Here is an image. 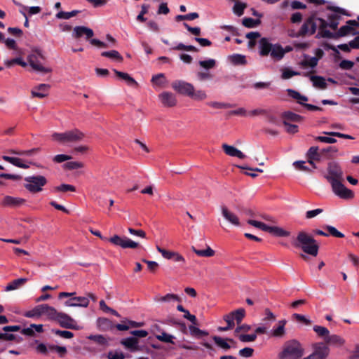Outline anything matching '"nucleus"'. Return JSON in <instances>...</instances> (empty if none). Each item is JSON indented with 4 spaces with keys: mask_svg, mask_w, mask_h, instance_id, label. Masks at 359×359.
<instances>
[{
    "mask_svg": "<svg viewBox=\"0 0 359 359\" xmlns=\"http://www.w3.org/2000/svg\"><path fill=\"white\" fill-rule=\"evenodd\" d=\"M260 36V34L257 32H251L246 34V38H248L249 41V46H254L255 44V39L259 38Z\"/></svg>",
    "mask_w": 359,
    "mask_h": 359,
    "instance_id": "774afa93",
    "label": "nucleus"
},
{
    "mask_svg": "<svg viewBox=\"0 0 359 359\" xmlns=\"http://www.w3.org/2000/svg\"><path fill=\"white\" fill-rule=\"evenodd\" d=\"M238 339L242 342H251L255 341L257 339V334H239Z\"/></svg>",
    "mask_w": 359,
    "mask_h": 359,
    "instance_id": "69168bd1",
    "label": "nucleus"
},
{
    "mask_svg": "<svg viewBox=\"0 0 359 359\" xmlns=\"http://www.w3.org/2000/svg\"><path fill=\"white\" fill-rule=\"evenodd\" d=\"M353 29V28L352 27L349 26L348 25L342 26L340 27V29H339V31L337 33L334 34V38H337V37H339V36H344L348 34L349 33H351V32Z\"/></svg>",
    "mask_w": 359,
    "mask_h": 359,
    "instance_id": "49530a36",
    "label": "nucleus"
},
{
    "mask_svg": "<svg viewBox=\"0 0 359 359\" xmlns=\"http://www.w3.org/2000/svg\"><path fill=\"white\" fill-rule=\"evenodd\" d=\"M151 82L153 84L158 86H163L165 82V76L163 74H158L154 75L151 78Z\"/></svg>",
    "mask_w": 359,
    "mask_h": 359,
    "instance_id": "864d4df0",
    "label": "nucleus"
},
{
    "mask_svg": "<svg viewBox=\"0 0 359 359\" xmlns=\"http://www.w3.org/2000/svg\"><path fill=\"white\" fill-rule=\"evenodd\" d=\"M49 84H39L34 87L32 91V95L34 97L43 98L48 95V91L50 89Z\"/></svg>",
    "mask_w": 359,
    "mask_h": 359,
    "instance_id": "a211bd4d",
    "label": "nucleus"
},
{
    "mask_svg": "<svg viewBox=\"0 0 359 359\" xmlns=\"http://www.w3.org/2000/svg\"><path fill=\"white\" fill-rule=\"evenodd\" d=\"M27 182L25 187L32 193H36L42 191V187L47 183V180L42 175L28 176L25 178Z\"/></svg>",
    "mask_w": 359,
    "mask_h": 359,
    "instance_id": "0eeeda50",
    "label": "nucleus"
},
{
    "mask_svg": "<svg viewBox=\"0 0 359 359\" xmlns=\"http://www.w3.org/2000/svg\"><path fill=\"white\" fill-rule=\"evenodd\" d=\"M242 23L245 27L253 28L258 26L261 23V21L250 18H245L243 19Z\"/></svg>",
    "mask_w": 359,
    "mask_h": 359,
    "instance_id": "c03bdc74",
    "label": "nucleus"
},
{
    "mask_svg": "<svg viewBox=\"0 0 359 359\" xmlns=\"http://www.w3.org/2000/svg\"><path fill=\"white\" fill-rule=\"evenodd\" d=\"M27 279L25 278H21L13 280L6 285V287H5V291L10 292L12 290H18V288L22 287L25 283H27Z\"/></svg>",
    "mask_w": 359,
    "mask_h": 359,
    "instance_id": "cd10ccee",
    "label": "nucleus"
},
{
    "mask_svg": "<svg viewBox=\"0 0 359 359\" xmlns=\"http://www.w3.org/2000/svg\"><path fill=\"white\" fill-rule=\"evenodd\" d=\"M313 330L316 333L318 337L323 339L324 342H325L330 334L329 330L327 327L320 325H314L313 327Z\"/></svg>",
    "mask_w": 359,
    "mask_h": 359,
    "instance_id": "2f4dec72",
    "label": "nucleus"
},
{
    "mask_svg": "<svg viewBox=\"0 0 359 359\" xmlns=\"http://www.w3.org/2000/svg\"><path fill=\"white\" fill-rule=\"evenodd\" d=\"M89 304L88 297H74L65 302L66 306L69 307H87Z\"/></svg>",
    "mask_w": 359,
    "mask_h": 359,
    "instance_id": "2eb2a0df",
    "label": "nucleus"
},
{
    "mask_svg": "<svg viewBox=\"0 0 359 359\" xmlns=\"http://www.w3.org/2000/svg\"><path fill=\"white\" fill-rule=\"evenodd\" d=\"M58 324L66 329L79 330L76 321L69 316L65 313L59 312L58 316L55 320Z\"/></svg>",
    "mask_w": 359,
    "mask_h": 359,
    "instance_id": "9b49d317",
    "label": "nucleus"
},
{
    "mask_svg": "<svg viewBox=\"0 0 359 359\" xmlns=\"http://www.w3.org/2000/svg\"><path fill=\"white\" fill-rule=\"evenodd\" d=\"M324 229H327L330 235L337 238H344V235L339 232L335 227L330 225L323 226Z\"/></svg>",
    "mask_w": 359,
    "mask_h": 359,
    "instance_id": "13d9d810",
    "label": "nucleus"
},
{
    "mask_svg": "<svg viewBox=\"0 0 359 359\" xmlns=\"http://www.w3.org/2000/svg\"><path fill=\"white\" fill-rule=\"evenodd\" d=\"M213 340L215 342V344L218 346L221 347L222 348H224L225 350H227V349L230 348V346L226 342V339H224L222 337H218V336H214L213 337Z\"/></svg>",
    "mask_w": 359,
    "mask_h": 359,
    "instance_id": "5fc2aeb1",
    "label": "nucleus"
},
{
    "mask_svg": "<svg viewBox=\"0 0 359 359\" xmlns=\"http://www.w3.org/2000/svg\"><path fill=\"white\" fill-rule=\"evenodd\" d=\"M207 104L214 109H227L231 107V104L216 101L209 102Z\"/></svg>",
    "mask_w": 359,
    "mask_h": 359,
    "instance_id": "603ef678",
    "label": "nucleus"
},
{
    "mask_svg": "<svg viewBox=\"0 0 359 359\" xmlns=\"http://www.w3.org/2000/svg\"><path fill=\"white\" fill-rule=\"evenodd\" d=\"M87 339L100 346L106 347L109 345L107 339L102 334H90L87 337Z\"/></svg>",
    "mask_w": 359,
    "mask_h": 359,
    "instance_id": "c85d7f7f",
    "label": "nucleus"
},
{
    "mask_svg": "<svg viewBox=\"0 0 359 359\" xmlns=\"http://www.w3.org/2000/svg\"><path fill=\"white\" fill-rule=\"evenodd\" d=\"M233 1L234 2L233 7V13L238 16H241L243 14L245 8H247V4L238 0H233Z\"/></svg>",
    "mask_w": 359,
    "mask_h": 359,
    "instance_id": "4c0bfd02",
    "label": "nucleus"
},
{
    "mask_svg": "<svg viewBox=\"0 0 359 359\" xmlns=\"http://www.w3.org/2000/svg\"><path fill=\"white\" fill-rule=\"evenodd\" d=\"M156 249L165 259H172L176 262L185 263V259L184 257L177 252L166 250L159 246H157Z\"/></svg>",
    "mask_w": 359,
    "mask_h": 359,
    "instance_id": "ddd939ff",
    "label": "nucleus"
},
{
    "mask_svg": "<svg viewBox=\"0 0 359 359\" xmlns=\"http://www.w3.org/2000/svg\"><path fill=\"white\" fill-rule=\"evenodd\" d=\"M339 16L338 15V14H332L330 15V22H327V27H330L331 29L334 30L337 29L339 25Z\"/></svg>",
    "mask_w": 359,
    "mask_h": 359,
    "instance_id": "3c124183",
    "label": "nucleus"
},
{
    "mask_svg": "<svg viewBox=\"0 0 359 359\" xmlns=\"http://www.w3.org/2000/svg\"><path fill=\"white\" fill-rule=\"evenodd\" d=\"M52 140L60 144L75 143L81 141L84 134L79 129L67 130L64 133H54L51 135Z\"/></svg>",
    "mask_w": 359,
    "mask_h": 359,
    "instance_id": "423d86ee",
    "label": "nucleus"
},
{
    "mask_svg": "<svg viewBox=\"0 0 359 359\" xmlns=\"http://www.w3.org/2000/svg\"><path fill=\"white\" fill-rule=\"evenodd\" d=\"M313 351L304 359H327L330 349L324 342H316L312 344Z\"/></svg>",
    "mask_w": 359,
    "mask_h": 359,
    "instance_id": "6e6552de",
    "label": "nucleus"
},
{
    "mask_svg": "<svg viewBox=\"0 0 359 359\" xmlns=\"http://www.w3.org/2000/svg\"><path fill=\"white\" fill-rule=\"evenodd\" d=\"M125 355L122 351H111L107 353L108 359H124Z\"/></svg>",
    "mask_w": 359,
    "mask_h": 359,
    "instance_id": "0e129e2a",
    "label": "nucleus"
},
{
    "mask_svg": "<svg viewBox=\"0 0 359 359\" xmlns=\"http://www.w3.org/2000/svg\"><path fill=\"white\" fill-rule=\"evenodd\" d=\"M287 321L285 320H279L278 323L271 330V335L277 338H283L286 333L285 325Z\"/></svg>",
    "mask_w": 359,
    "mask_h": 359,
    "instance_id": "6ab92c4d",
    "label": "nucleus"
},
{
    "mask_svg": "<svg viewBox=\"0 0 359 359\" xmlns=\"http://www.w3.org/2000/svg\"><path fill=\"white\" fill-rule=\"evenodd\" d=\"M159 302H180V298L174 294H167L166 295L163 297H161L158 299Z\"/></svg>",
    "mask_w": 359,
    "mask_h": 359,
    "instance_id": "4d7b16f0",
    "label": "nucleus"
},
{
    "mask_svg": "<svg viewBox=\"0 0 359 359\" xmlns=\"http://www.w3.org/2000/svg\"><path fill=\"white\" fill-rule=\"evenodd\" d=\"M292 243L295 248H301L306 254L314 257L318 255L319 248L316 241L305 231H299Z\"/></svg>",
    "mask_w": 359,
    "mask_h": 359,
    "instance_id": "20e7f679",
    "label": "nucleus"
},
{
    "mask_svg": "<svg viewBox=\"0 0 359 359\" xmlns=\"http://www.w3.org/2000/svg\"><path fill=\"white\" fill-rule=\"evenodd\" d=\"M156 337L161 341L174 344L172 339L175 337L165 332H162L161 334L156 335Z\"/></svg>",
    "mask_w": 359,
    "mask_h": 359,
    "instance_id": "6e6d98bb",
    "label": "nucleus"
},
{
    "mask_svg": "<svg viewBox=\"0 0 359 359\" xmlns=\"http://www.w3.org/2000/svg\"><path fill=\"white\" fill-rule=\"evenodd\" d=\"M198 64L203 69L208 71L215 67L216 60L215 59L210 58L205 60H200Z\"/></svg>",
    "mask_w": 359,
    "mask_h": 359,
    "instance_id": "37998d69",
    "label": "nucleus"
},
{
    "mask_svg": "<svg viewBox=\"0 0 359 359\" xmlns=\"http://www.w3.org/2000/svg\"><path fill=\"white\" fill-rule=\"evenodd\" d=\"M310 80L313 83V86L317 88L325 89L327 88V83L325 79L320 76H311Z\"/></svg>",
    "mask_w": 359,
    "mask_h": 359,
    "instance_id": "473e14b6",
    "label": "nucleus"
},
{
    "mask_svg": "<svg viewBox=\"0 0 359 359\" xmlns=\"http://www.w3.org/2000/svg\"><path fill=\"white\" fill-rule=\"evenodd\" d=\"M287 93L291 97L296 100L297 102L302 105L303 104L304 102L308 101V97L306 96L301 95L297 91H295L292 89H288Z\"/></svg>",
    "mask_w": 359,
    "mask_h": 359,
    "instance_id": "58836bf2",
    "label": "nucleus"
},
{
    "mask_svg": "<svg viewBox=\"0 0 359 359\" xmlns=\"http://www.w3.org/2000/svg\"><path fill=\"white\" fill-rule=\"evenodd\" d=\"M327 346H334L336 347H341L345 344V340L337 334H329V337L324 342Z\"/></svg>",
    "mask_w": 359,
    "mask_h": 359,
    "instance_id": "b1692460",
    "label": "nucleus"
},
{
    "mask_svg": "<svg viewBox=\"0 0 359 359\" xmlns=\"http://www.w3.org/2000/svg\"><path fill=\"white\" fill-rule=\"evenodd\" d=\"M192 250L200 257H210L215 255V251L209 246L205 250H198L195 247L191 248Z\"/></svg>",
    "mask_w": 359,
    "mask_h": 359,
    "instance_id": "e433bc0d",
    "label": "nucleus"
},
{
    "mask_svg": "<svg viewBox=\"0 0 359 359\" xmlns=\"http://www.w3.org/2000/svg\"><path fill=\"white\" fill-rule=\"evenodd\" d=\"M285 53V52L283 50L280 46L275 44L273 45L271 53L269 54L271 55V57L274 60H280L284 56Z\"/></svg>",
    "mask_w": 359,
    "mask_h": 359,
    "instance_id": "7c9ffc66",
    "label": "nucleus"
},
{
    "mask_svg": "<svg viewBox=\"0 0 359 359\" xmlns=\"http://www.w3.org/2000/svg\"><path fill=\"white\" fill-rule=\"evenodd\" d=\"M72 36L76 38L85 36L86 40H90L93 36V30L84 26H76L73 29Z\"/></svg>",
    "mask_w": 359,
    "mask_h": 359,
    "instance_id": "f8f14e48",
    "label": "nucleus"
},
{
    "mask_svg": "<svg viewBox=\"0 0 359 359\" xmlns=\"http://www.w3.org/2000/svg\"><path fill=\"white\" fill-rule=\"evenodd\" d=\"M55 189L57 191H62V192L75 191H76L75 187L70 185V184H62L60 186L56 187L55 188Z\"/></svg>",
    "mask_w": 359,
    "mask_h": 359,
    "instance_id": "338daca9",
    "label": "nucleus"
},
{
    "mask_svg": "<svg viewBox=\"0 0 359 359\" xmlns=\"http://www.w3.org/2000/svg\"><path fill=\"white\" fill-rule=\"evenodd\" d=\"M196 76L200 81H204L212 79V74L208 71L198 72L196 74Z\"/></svg>",
    "mask_w": 359,
    "mask_h": 359,
    "instance_id": "e2e57ef3",
    "label": "nucleus"
},
{
    "mask_svg": "<svg viewBox=\"0 0 359 359\" xmlns=\"http://www.w3.org/2000/svg\"><path fill=\"white\" fill-rule=\"evenodd\" d=\"M225 154L230 156L238 157V158L243 159L246 156L239 149L233 146L227 144H223L222 146Z\"/></svg>",
    "mask_w": 359,
    "mask_h": 359,
    "instance_id": "412c9836",
    "label": "nucleus"
},
{
    "mask_svg": "<svg viewBox=\"0 0 359 359\" xmlns=\"http://www.w3.org/2000/svg\"><path fill=\"white\" fill-rule=\"evenodd\" d=\"M189 331H190V333L191 335L193 336H195V337H201V336H206L208 335V332L204 331V330H200L199 328L194 326V325H190L189 327Z\"/></svg>",
    "mask_w": 359,
    "mask_h": 359,
    "instance_id": "052dcab7",
    "label": "nucleus"
},
{
    "mask_svg": "<svg viewBox=\"0 0 359 359\" xmlns=\"http://www.w3.org/2000/svg\"><path fill=\"white\" fill-rule=\"evenodd\" d=\"M121 343L126 348L129 349L130 351H131L133 352L140 350V346L138 345L139 340L136 337H130L123 339L121 341Z\"/></svg>",
    "mask_w": 359,
    "mask_h": 359,
    "instance_id": "4be33fe9",
    "label": "nucleus"
},
{
    "mask_svg": "<svg viewBox=\"0 0 359 359\" xmlns=\"http://www.w3.org/2000/svg\"><path fill=\"white\" fill-rule=\"evenodd\" d=\"M41 309L42 316H45L48 320H55L58 316L59 312L54 307L47 304H42Z\"/></svg>",
    "mask_w": 359,
    "mask_h": 359,
    "instance_id": "aec40b11",
    "label": "nucleus"
},
{
    "mask_svg": "<svg viewBox=\"0 0 359 359\" xmlns=\"http://www.w3.org/2000/svg\"><path fill=\"white\" fill-rule=\"evenodd\" d=\"M79 13V11L74 10L71 12L60 11L56 14V18L58 19H69Z\"/></svg>",
    "mask_w": 359,
    "mask_h": 359,
    "instance_id": "de8ad7c7",
    "label": "nucleus"
},
{
    "mask_svg": "<svg viewBox=\"0 0 359 359\" xmlns=\"http://www.w3.org/2000/svg\"><path fill=\"white\" fill-rule=\"evenodd\" d=\"M41 304L36 306L32 309L26 311L23 316L30 318H39L42 316Z\"/></svg>",
    "mask_w": 359,
    "mask_h": 359,
    "instance_id": "f704fd0d",
    "label": "nucleus"
},
{
    "mask_svg": "<svg viewBox=\"0 0 359 359\" xmlns=\"http://www.w3.org/2000/svg\"><path fill=\"white\" fill-rule=\"evenodd\" d=\"M229 61L234 65H244L247 63L245 55L233 54L228 57Z\"/></svg>",
    "mask_w": 359,
    "mask_h": 359,
    "instance_id": "72a5a7b5",
    "label": "nucleus"
},
{
    "mask_svg": "<svg viewBox=\"0 0 359 359\" xmlns=\"http://www.w3.org/2000/svg\"><path fill=\"white\" fill-rule=\"evenodd\" d=\"M318 58H317L316 57H309L305 56L304 60H303L301 62L300 65L302 67H310L311 68H313L318 65Z\"/></svg>",
    "mask_w": 359,
    "mask_h": 359,
    "instance_id": "ea45409f",
    "label": "nucleus"
},
{
    "mask_svg": "<svg viewBox=\"0 0 359 359\" xmlns=\"http://www.w3.org/2000/svg\"><path fill=\"white\" fill-rule=\"evenodd\" d=\"M282 117L284 119L283 121H287L288 123L289 121L300 122L303 118L300 115L291 111L284 112L282 115Z\"/></svg>",
    "mask_w": 359,
    "mask_h": 359,
    "instance_id": "c9c22d12",
    "label": "nucleus"
},
{
    "mask_svg": "<svg viewBox=\"0 0 359 359\" xmlns=\"http://www.w3.org/2000/svg\"><path fill=\"white\" fill-rule=\"evenodd\" d=\"M101 55L103 57H109L113 60H116L118 62L123 61V57L117 50H110V51H104L101 53Z\"/></svg>",
    "mask_w": 359,
    "mask_h": 359,
    "instance_id": "a19ab883",
    "label": "nucleus"
},
{
    "mask_svg": "<svg viewBox=\"0 0 359 359\" xmlns=\"http://www.w3.org/2000/svg\"><path fill=\"white\" fill-rule=\"evenodd\" d=\"M225 316H229L231 322L234 323V320H236V323L239 325L245 316V311L244 309L240 308L225 315Z\"/></svg>",
    "mask_w": 359,
    "mask_h": 359,
    "instance_id": "393cba45",
    "label": "nucleus"
},
{
    "mask_svg": "<svg viewBox=\"0 0 359 359\" xmlns=\"http://www.w3.org/2000/svg\"><path fill=\"white\" fill-rule=\"evenodd\" d=\"M207 94L204 90H195V88H194V90L192 91V95L190 96L194 100H203L207 98Z\"/></svg>",
    "mask_w": 359,
    "mask_h": 359,
    "instance_id": "a18cd8bd",
    "label": "nucleus"
},
{
    "mask_svg": "<svg viewBox=\"0 0 359 359\" xmlns=\"http://www.w3.org/2000/svg\"><path fill=\"white\" fill-rule=\"evenodd\" d=\"M271 234L280 237H287L290 236V232L278 226H271L270 229Z\"/></svg>",
    "mask_w": 359,
    "mask_h": 359,
    "instance_id": "79ce46f5",
    "label": "nucleus"
},
{
    "mask_svg": "<svg viewBox=\"0 0 359 359\" xmlns=\"http://www.w3.org/2000/svg\"><path fill=\"white\" fill-rule=\"evenodd\" d=\"M97 326L101 331H108L112 330L114 327L111 320L105 318H99L97 320Z\"/></svg>",
    "mask_w": 359,
    "mask_h": 359,
    "instance_id": "a878e982",
    "label": "nucleus"
},
{
    "mask_svg": "<svg viewBox=\"0 0 359 359\" xmlns=\"http://www.w3.org/2000/svg\"><path fill=\"white\" fill-rule=\"evenodd\" d=\"M41 60H44L45 57L41 50L34 48L32 53L27 56V61L30 67L39 74H46L52 72L51 68L46 67Z\"/></svg>",
    "mask_w": 359,
    "mask_h": 359,
    "instance_id": "39448f33",
    "label": "nucleus"
},
{
    "mask_svg": "<svg viewBox=\"0 0 359 359\" xmlns=\"http://www.w3.org/2000/svg\"><path fill=\"white\" fill-rule=\"evenodd\" d=\"M327 27V22L322 19L316 17H310L302 25L300 30L295 35V36H303L306 35L313 34L316 29L318 28V34L317 36H320L323 38L333 39L334 34L330 31L326 29Z\"/></svg>",
    "mask_w": 359,
    "mask_h": 359,
    "instance_id": "f03ea898",
    "label": "nucleus"
},
{
    "mask_svg": "<svg viewBox=\"0 0 359 359\" xmlns=\"http://www.w3.org/2000/svg\"><path fill=\"white\" fill-rule=\"evenodd\" d=\"M25 202V200L22 198L6 196L2 199L1 205L4 207L16 208L22 205Z\"/></svg>",
    "mask_w": 359,
    "mask_h": 359,
    "instance_id": "dca6fc26",
    "label": "nucleus"
},
{
    "mask_svg": "<svg viewBox=\"0 0 359 359\" xmlns=\"http://www.w3.org/2000/svg\"><path fill=\"white\" fill-rule=\"evenodd\" d=\"M114 72L117 76L124 80L128 85L130 86H137L138 85L137 81L133 77H131L128 73L119 72L116 69H114Z\"/></svg>",
    "mask_w": 359,
    "mask_h": 359,
    "instance_id": "c756f323",
    "label": "nucleus"
},
{
    "mask_svg": "<svg viewBox=\"0 0 359 359\" xmlns=\"http://www.w3.org/2000/svg\"><path fill=\"white\" fill-rule=\"evenodd\" d=\"M273 44H271L268 39L262 38L259 41V54L262 56L268 55L271 50Z\"/></svg>",
    "mask_w": 359,
    "mask_h": 359,
    "instance_id": "bb28decb",
    "label": "nucleus"
},
{
    "mask_svg": "<svg viewBox=\"0 0 359 359\" xmlns=\"http://www.w3.org/2000/svg\"><path fill=\"white\" fill-rule=\"evenodd\" d=\"M305 349L297 339H290L284 343L278 354V359H304Z\"/></svg>",
    "mask_w": 359,
    "mask_h": 359,
    "instance_id": "7ed1b4c3",
    "label": "nucleus"
},
{
    "mask_svg": "<svg viewBox=\"0 0 359 359\" xmlns=\"http://www.w3.org/2000/svg\"><path fill=\"white\" fill-rule=\"evenodd\" d=\"M112 244L120 246L122 248H136L139 244L137 242L132 241L126 236L121 237L118 235H114L109 240Z\"/></svg>",
    "mask_w": 359,
    "mask_h": 359,
    "instance_id": "1a4fd4ad",
    "label": "nucleus"
},
{
    "mask_svg": "<svg viewBox=\"0 0 359 359\" xmlns=\"http://www.w3.org/2000/svg\"><path fill=\"white\" fill-rule=\"evenodd\" d=\"M51 332L64 339H71L74 337V333L70 331L60 330L57 329H53Z\"/></svg>",
    "mask_w": 359,
    "mask_h": 359,
    "instance_id": "8fccbe9b",
    "label": "nucleus"
},
{
    "mask_svg": "<svg viewBox=\"0 0 359 359\" xmlns=\"http://www.w3.org/2000/svg\"><path fill=\"white\" fill-rule=\"evenodd\" d=\"M222 215L226 220L234 226H240V221L236 214L230 211L226 206L221 207Z\"/></svg>",
    "mask_w": 359,
    "mask_h": 359,
    "instance_id": "f3484780",
    "label": "nucleus"
},
{
    "mask_svg": "<svg viewBox=\"0 0 359 359\" xmlns=\"http://www.w3.org/2000/svg\"><path fill=\"white\" fill-rule=\"evenodd\" d=\"M301 73L299 72L292 71L288 68H285L283 70L282 73V79H288L292 77L293 76L300 75Z\"/></svg>",
    "mask_w": 359,
    "mask_h": 359,
    "instance_id": "680f3d73",
    "label": "nucleus"
},
{
    "mask_svg": "<svg viewBox=\"0 0 359 359\" xmlns=\"http://www.w3.org/2000/svg\"><path fill=\"white\" fill-rule=\"evenodd\" d=\"M264 324L270 325L271 323L276 320L275 315L271 311L270 309H266L264 310V318H263Z\"/></svg>",
    "mask_w": 359,
    "mask_h": 359,
    "instance_id": "09e8293b",
    "label": "nucleus"
},
{
    "mask_svg": "<svg viewBox=\"0 0 359 359\" xmlns=\"http://www.w3.org/2000/svg\"><path fill=\"white\" fill-rule=\"evenodd\" d=\"M158 98L164 107H172L177 104L176 97L170 92H163L158 95Z\"/></svg>",
    "mask_w": 359,
    "mask_h": 359,
    "instance_id": "4468645a",
    "label": "nucleus"
},
{
    "mask_svg": "<svg viewBox=\"0 0 359 359\" xmlns=\"http://www.w3.org/2000/svg\"><path fill=\"white\" fill-rule=\"evenodd\" d=\"M294 318L299 323H303L305 325L310 326L312 325L313 322L311 319L306 318L305 316L294 313L293 315Z\"/></svg>",
    "mask_w": 359,
    "mask_h": 359,
    "instance_id": "bf43d9fd",
    "label": "nucleus"
},
{
    "mask_svg": "<svg viewBox=\"0 0 359 359\" xmlns=\"http://www.w3.org/2000/svg\"><path fill=\"white\" fill-rule=\"evenodd\" d=\"M308 162L312 166L313 169H315L316 165L313 161H320V154L318 153V147H311L307 152Z\"/></svg>",
    "mask_w": 359,
    "mask_h": 359,
    "instance_id": "5701e85b",
    "label": "nucleus"
},
{
    "mask_svg": "<svg viewBox=\"0 0 359 359\" xmlns=\"http://www.w3.org/2000/svg\"><path fill=\"white\" fill-rule=\"evenodd\" d=\"M172 88L180 94L190 97L194 90V86L184 81H175L172 83Z\"/></svg>",
    "mask_w": 359,
    "mask_h": 359,
    "instance_id": "9d476101",
    "label": "nucleus"
},
{
    "mask_svg": "<svg viewBox=\"0 0 359 359\" xmlns=\"http://www.w3.org/2000/svg\"><path fill=\"white\" fill-rule=\"evenodd\" d=\"M327 172L328 175L325 177L331 184L333 192L341 198H352L353 197V191L342 184L344 173L339 163L337 162L329 163Z\"/></svg>",
    "mask_w": 359,
    "mask_h": 359,
    "instance_id": "f257e3e1",
    "label": "nucleus"
}]
</instances>
